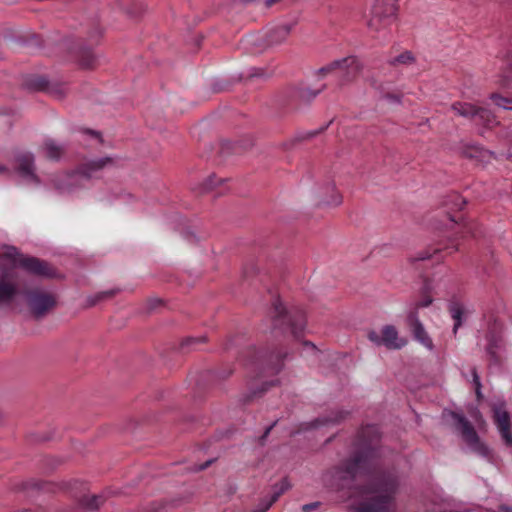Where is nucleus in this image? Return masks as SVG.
Masks as SVG:
<instances>
[{
    "mask_svg": "<svg viewBox=\"0 0 512 512\" xmlns=\"http://www.w3.org/2000/svg\"><path fill=\"white\" fill-rule=\"evenodd\" d=\"M380 438L375 425L361 429L355 454L324 475L326 485L343 489L362 475H368L367 485L354 487L350 494V506L357 512H392L394 494L398 481L394 474H375V459L378 456L377 444Z\"/></svg>",
    "mask_w": 512,
    "mask_h": 512,
    "instance_id": "1",
    "label": "nucleus"
},
{
    "mask_svg": "<svg viewBox=\"0 0 512 512\" xmlns=\"http://www.w3.org/2000/svg\"><path fill=\"white\" fill-rule=\"evenodd\" d=\"M0 267H7L6 270H0V306L12 305L22 292L23 285L16 268L21 267L37 275H51V268L46 262L23 256L12 246L5 247L0 252Z\"/></svg>",
    "mask_w": 512,
    "mask_h": 512,
    "instance_id": "2",
    "label": "nucleus"
},
{
    "mask_svg": "<svg viewBox=\"0 0 512 512\" xmlns=\"http://www.w3.org/2000/svg\"><path fill=\"white\" fill-rule=\"evenodd\" d=\"M111 163L112 159L109 157L87 161L72 173L54 175L51 179V183L59 193H71L74 192L76 188L84 186V182L94 177L98 171Z\"/></svg>",
    "mask_w": 512,
    "mask_h": 512,
    "instance_id": "3",
    "label": "nucleus"
},
{
    "mask_svg": "<svg viewBox=\"0 0 512 512\" xmlns=\"http://www.w3.org/2000/svg\"><path fill=\"white\" fill-rule=\"evenodd\" d=\"M443 415L445 418H448L452 421L455 429L460 433L464 442L474 453L489 461H492V451L485 443L480 440L472 424L463 415L453 411L444 412Z\"/></svg>",
    "mask_w": 512,
    "mask_h": 512,
    "instance_id": "4",
    "label": "nucleus"
},
{
    "mask_svg": "<svg viewBox=\"0 0 512 512\" xmlns=\"http://www.w3.org/2000/svg\"><path fill=\"white\" fill-rule=\"evenodd\" d=\"M451 110L458 116L472 120L476 125L491 129L498 125L496 117L484 107H478L467 102H455Z\"/></svg>",
    "mask_w": 512,
    "mask_h": 512,
    "instance_id": "5",
    "label": "nucleus"
},
{
    "mask_svg": "<svg viewBox=\"0 0 512 512\" xmlns=\"http://www.w3.org/2000/svg\"><path fill=\"white\" fill-rule=\"evenodd\" d=\"M362 70V64L356 56H347L336 59L319 69L318 73L327 75L335 73L341 82L348 83L353 81Z\"/></svg>",
    "mask_w": 512,
    "mask_h": 512,
    "instance_id": "6",
    "label": "nucleus"
},
{
    "mask_svg": "<svg viewBox=\"0 0 512 512\" xmlns=\"http://www.w3.org/2000/svg\"><path fill=\"white\" fill-rule=\"evenodd\" d=\"M396 11V0H376L371 8L369 28L374 31L385 29L393 22Z\"/></svg>",
    "mask_w": 512,
    "mask_h": 512,
    "instance_id": "7",
    "label": "nucleus"
},
{
    "mask_svg": "<svg viewBox=\"0 0 512 512\" xmlns=\"http://www.w3.org/2000/svg\"><path fill=\"white\" fill-rule=\"evenodd\" d=\"M275 326L287 324L294 337L298 338L305 328V315L303 311L297 310L294 313H287L282 304L277 301L274 304Z\"/></svg>",
    "mask_w": 512,
    "mask_h": 512,
    "instance_id": "8",
    "label": "nucleus"
},
{
    "mask_svg": "<svg viewBox=\"0 0 512 512\" xmlns=\"http://www.w3.org/2000/svg\"><path fill=\"white\" fill-rule=\"evenodd\" d=\"M27 304L36 318L43 317L56 304L53 294L42 289H34L26 292Z\"/></svg>",
    "mask_w": 512,
    "mask_h": 512,
    "instance_id": "9",
    "label": "nucleus"
},
{
    "mask_svg": "<svg viewBox=\"0 0 512 512\" xmlns=\"http://www.w3.org/2000/svg\"><path fill=\"white\" fill-rule=\"evenodd\" d=\"M493 422L503 444L512 449V418L504 405L493 407Z\"/></svg>",
    "mask_w": 512,
    "mask_h": 512,
    "instance_id": "10",
    "label": "nucleus"
},
{
    "mask_svg": "<svg viewBox=\"0 0 512 512\" xmlns=\"http://www.w3.org/2000/svg\"><path fill=\"white\" fill-rule=\"evenodd\" d=\"M34 161L35 158L32 153H20L16 158V172L24 184L38 186L40 179L35 173Z\"/></svg>",
    "mask_w": 512,
    "mask_h": 512,
    "instance_id": "11",
    "label": "nucleus"
},
{
    "mask_svg": "<svg viewBox=\"0 0 512 512\" xmlns=\"http://www.w3.org/2000/svg\"><path fill=\"white\" fill-rule=\"evenodd\" d=\"M407 324L411 328L415 339L428 350H433V341L425 331L422 323L420 322L416 312H409L407 315Z\"/></svg>",
    "mask_w": 512,
    "mask_h": 512,
    "instance_id": "12",
    "label": "nucleus"
},
{
    "mask_svg": "<svg viewBox=\"0 0 512 512\" xmlns=\"http://www.w3.org/2000/svg\"><path fill=\"white\" fill-rule=\"evenodd\" d=\"M486 338L488 341L486 351L490 355L492 361L497 362V350L501 348L502 343L501 325L497 322H494Z\"/></svg>",
    "mask_w": 512,
    "mask_h": 512,
    "instance_id": "13",
    "label": "nucleus"
},
{
    "mask_svg": "<svg viewBox=\"0 0 512 512\" xmlns=\"http://www.w3.org/2000/svg\"><path fill=\"white\" fill-rule=\"evenodd\" d=\"M382 342L389 349H400L406 345V340L399 338L396 328L392 325L382 328Z\"/></svg>",
    "mask_w": 512,
    "mask_h": 512,
    "instance_id": "14",
    "label": "nucleus"
},
{
    "mask_svg": "<svg viewBox=\"0 0 512 512\" xmlns=\"http://www.w3.org/2000/svg\"><path fill=\"white\" fill-rule=\"evenodd\" d=\"M291 26L283 24L272 28L266 35V41L268 45H279L286 41L290 34Z\"/></svg>",
    "mask_w": 512,
    "mask_h": 512,
    "instance_id": "15",
    "label": "nucleus"
},
{
    "mask_svg": "<svg viewBox=\"0 0 512 512\" xmlns=\"http://www.w3.org/2000/svg\"><path fill=\"white\" fill-rule=\"evenodd\" d=\"M290 488V484L287 479H283L280 483H278L275 486V490L272 494V496L268 499L263 501L259 507L254 510L253 512H266L272 505L275 503L280 495H282L285 491H287Z\"/></svg>",
    "mask_w": 512,
    "mask_h": 512,
    "instance_id": "16",
    "label": "nucleus"
},
{
    "mask_svg": "<svg viewBox=\"0 0 512 512\" xmlns=\"http://www.w3.org/2000/svg\"><path fill=\"white\" fill-rule=\"evenodd\" d=\"M368 83L375 88L377 91H379L381 94H383L387 99L394 103L400 102V97L396 94H390L388 92V83H384L381 81L377 75H372L367 79Z\"/></svg>",
    "mask_w": 512,
    "mask_h": 512,
    "instance_id": "17",
    "label": "nucleus"
},
{
    "mask_svg": "<svg viewBox=\"0 0 512 512\" xmlns=\"http://www.w3.org/2000/svg\"><path fill=\"white\" fill-rule=\"evenodd\" d=\"M449 312L454 320L453 333L456 334L457 330L462 325L465 308L460 302L453 301L449 305Z\"/></svg>",
    "mask_w": 512,
    "mask_h": 512,
    "instance_id": "18",
    "label": "nucleus"
},
{
    "mask_svg": "<svg viewBox=\"0 0 512 512\" xmlns=\"http://www.w3.org/2000/svg\"><path fill=\"white\" fill-rule=\"evenodd\" d=\"M501 73L500 78L503 85L512 81V50L508 51L505 57L501 60Z\"/></svg>",
    "mask_w": 512,
    "mask_h": 512,
    "instance_id": "19",
    "label": "nucleus"
},
{
    "mask_svg": "<svg viewBox=\"0 0 512 512\" xmlns=\"http://www.w3.org/2000/svg\"><path fill=\"white\" fill-rule=\"evenodd\" d=\"M42 150L47 158L58 160L64 152V147L57 144L54 140L48 139L43 143Z\"/></svg>",
    "mask_w": 512,
    "mask_h": 512,
    "instance_id": "20",
    "label": "nucleus"
},
{
    "mask_svg": "<svg viewBox=\"0 0 512 512\" xmlns=\"http://www.w3.org/2000/svg\"><path fill=\"white\" fill-rule=\"evenodd\" d=\"M326 195L322 197V202L326 205L337 206L342 202L340 194L336 191L333 184H327L325 187Z\"/></svg>",
    "mask_w": 512,
    "mask_h": 512,
    "instance_id": "21",
    "label": "nucleus"
},
{
    "mask_svg": "<svg viewBox=\"0 0 512 512\" xmlns=\"http://www.w3.org/2000/svg\"><path fill=\"white\" fill-rule=\"evenodd\" d=\"M105 501L103 495H84L80 504L87 510H96L98 509Z\"/></svg>",
    "mask_w": 512,
    "mask_h": 512,
    "instance_id": "22",
    "label": "nucleus"
},
{
    "mask_svg": "<svg viewBox=\"0 0 512 512\" xmlns=\"http://www.w3.org/2000/svg\"><path fill=\"white\" fill-rule=\"evenodd\" d=\"M344 417H345V415H344V412H342V411L331 412V416L316 419L312 423V426L319 427V426H324L327 424H334V423L339 422Z\"/></svg>",
    "mask_w": 512,
    "mask_h": 512,
    "instance_id": "23",
    "label": "nucleus"
},
{
    "mask_svg": "<svg viewBox=\"0 0 512 512\" xmlns=\"http://www.w3.org/2000/svg\"><path fill=\"white\" fill-rule=\"evenodd\" d=\"M414 60L412 54L408 51L401 53L397 57L389 59V64L392 66L408 65Z\"/></svg>",
    "mask_w": 512,
    "mask_h": 512,
    "instance_id": "24",
    "label": "nucleus"
},
{
    "mask_svg": "<svg viewBox=\"0 0 512 512\" xmlns=\"http://www.w3.org/2000/svg\"><path fill=\"white\" fill-rule=\"evenodd\" d=\"M491 99L496 106L506 110H512V99H508L497 94L491 95Z\"/></svg>",
    "mask_w": 512,
    "mask_h": 512,
    "instance_id": "25",
    "label": "nucleus"
},
{
    "mask_svg": "<svg viewBox=\"0 0 512 512\" xmlns=\"http://www.w3.org/2000/svg\"><path fill=\"white\" fill-rule=\"evenodd\" d=\"M223 181L222 178H217L215 175L209 176L202 185V192H208L214 189V187Z\"/></svg>",
    "mask_w": 512,
    "mask_h": 512,
    "instance_id": "26",
    "label": "nucleus"
},
{
    "mask_svg": "<svg viewBox=\"0 0 512 512\" xmlns=\"http://www.w3.org/2000/svg\"><path fill=\"white\" fill-rule=\"evenodd\" d=\"M432 301V298L426 295L417 303H415L414 307L411 309L410 312H416V315H418V309L428 307L432 303Z\"/></svg>",
    "mask_w": 512,
    "mask_h": 512,
    "instance_id": "27",
    "label": "nucleus"
},
{
    "mask_svg": "<svg viewBox=\"0 0 512 512\" xmlns=\"http://www.w3.org/2000/svg\"><path fill=\"white\" fill-rule=\"evenodd\" d=\"M94 64V56L90 51H85L81 57V65L91 68Z\"/></svg>",
    "mask_w": 512,
    "mask_h": 512,
    "instance_id": "28",
    "label": "nucleus"
},
{
    "mask_svg": "<svg viewBox=\"0 0 512 512\" xmlns=\"http://www.w3.org/2000/svg\"><path fill=\"white\" fill-rule=\"evenodd\" d=\"M450 198L452 207H455L457 209H462V207L466 203L465 200L457 193L452 194Z\"/></svg>",
    "mask_w": 512,
    "mask_h": 512,
    "instance_id": "29",
    "label": "nucleus"
},
{
    "mask_svg": "<svg viewBox=\"0 0 512 512\" xmlns=\"http://www.w3.org/2000/svg\"><path fill=\"white\" fill-rule=\"evenodd\" d=\"M442 249L436 248L433 250V253L430 251H423L418 253L416 257L413 258L414 261H424L432 257L433 254L439 253Z\"/></svg>",
    "mask_w": 512,
    "mask_h": 512,
    "instance_id": "30",
    "label": "nucleus"
},
{
    "mask_svg": "<svg viewBox=\"0 0 512 512\" xmlns=\"http://www.w3.org/2000/svg\"><path fill=\"white\" fill-rule=\"evenodd\" d=\"M368 338L371 342H373L376 345H383L382 342V335L380 336L377 332L371 331L368 334Z\"/></svg>",
    "mask_w": 512,
    "mask_h": 512,
    "instance_id": "31",
    "label": "nucleus"
},
{
    "mask_svg": "<svg viewBox=\"0 0 512 512\" xmlns=\"http://www.w3.org/2000/svg\"><path fill=\"white\" fill-rule=\"evenodd\" d=\"M320 92V89L316 90V91H311L310 89H303L301 91V97L303 99H310V98H314L316 97V95H318V93Z\"/></svg>",
    "mask_w": 512,
    "mask_h": 512,
    "instance_id": "32",
    "label": "nucleus"
},
{
    "mask_svg": "<svg viewBox=\"0 0 512 512\" xmlns=\"http://www.w3.org/2000/svg\"><path fill=\"white\" fill-rule=\"evenodd\" d=\"M473 383L475 385L476 393L480 396L481 383L477 371L475 369L472 370Z\"/></svg>",
    "mask_w": 512,
    "mask_h": 512,
    "instance_id": "33",
    "label": "nucleus"
},
{
    "mask_svg": "<svg viewBox=\"0 0 512 512\" xmlns=\"http://www.w3.org/2000/svg\"><path fill=\"white\" fill-rule=\"evenodd\" d=\"M112 295V291L101 292L90 300V305H94L97 301Z\"/></svg>",
    "mask_w": 512,
    "mask_h": 512,
    "instance_id": "34",
    "label": "nucleus"
},
{
    "mask_svg": "<svg viewBox=\"0 0 512 512\" xmlns=\"http://www.w3.org/2000/svg\"><path fill=\"white\" fill-rule=\"evenodd\" d=\"M319 503L318 502H313V503H309V504H305L302 506V510L304 512H309L313 509H316L318 507Z\"/></svg>",
    "mask_w": 512,
    "mask_h": 512,
    "instance_id": "35",
    "label": "nucleus"
},
{
    "mask_svg": "<svg viewBox=\"0 0 512 512\" xmlns=\"http://www.w3.org/2000/svg\"><path fill=\"white\" fill-rule=\"evenodd\" d=\"M86 133H87L88 135H90V136H91V138H92L96 143H101V137H100V135H99L97 132H94V131H90V130H88V131H86Z\"/></svg>",
    "mask_w": 512,
    "mask_h": 512,
    "instance_id": "36",
    "label": "nucleus"
},
{
    "mask_svg": "<svg viewBox=\"0 0 512 512\" xmlns=\"http://www.w3.org/2000/svg\"><path fill=\"white\" fill-rule=\"evenodd\" d=\"M202 341H204V338H202V337L201 338H193V337H191V338H188L186 340L185 344L190 345V344H193L195 342H202Z\"/></svg>",
    "mask_w": 512,
    "mask_h": 512,
    "instance_id": "37",
    "label": "nucleus"
},
{
    "mask_svg": "<svg viewBox=\"0 0 512 512\" xmlns=\"http://www.w3.org/2000/svg\"><path fill=\"white\" fill-rule=\"evenodd\" d=\"M304 347H305V348H307V349H310V350H311V351H313V352H316V351H317V350H316V347H315V346H314V344H313V343H311V342H307V341H306V342H304Z\"/></svg>",
    "mask_w": 512,
    "mask_h": 512,
    "instance_id": "38",
    "label": "nucleus"
},
{
    "mask_svg": "<svg viewBox=\"0 0 512 512\" xmlns=\"http://www.w3.org/2000/svg\"><path fill=\"white\" fill-rule=\"evenodd\" d=\"M212 463V460L206 461L203 465L199 466L197 470H203L207 468Z\"/></svg>",
    "mask_w": 512,
    "mask_h": 512,
    "instance_id": "39",
    "label": "nucleus"
},
{
    "mask_svg": "<svg viewBox=\"0 0 512 512\" xmlns=\"http://www.w3.org/2000/svg\"><path fill=\"white\" fill-rule=\"evenodd\" d=\"M500 510L503 512H512V507L502 505V506H500Z\"/></svg>",
    "mask_w": 512,
    "mask_h": 512,
    "instance_id": "40",
    "label": "nucleus"
},
{
    "mask_svg": "<svg viewBox=\"0 0 512 512\" xmlns=\"http://www.w3.org/2000/svg\"><path fill=\"white\" fill-rule=\"evenodd\" d=\"M444 249L449 250V253L451 254L457 250V247L455 245H451V246H446Z\"/></svg>",
    "mask_w": 512,
    "mask_h": 512,
    "instance_id": "41",
    "label": "nucleus"
},
{
    "mask_svg": "<svg viewBox=\"0 0 512 512\" xmlns=\"http://www.w3.org/2000/svg\"><path fill=\"white\" fill-rule=\"evenodd\" d=\"M7 171H8V169L5 166L0 165V173H5Z\"/></svg>",
    "mask_w": 512,
    "mask_h": 512,
    "instance_id": "42",
    "label": "nucleus"
},
{
    "mask_svg": "<svg viewBox=\"0 0 512 512\" xmlns=\"http://www.w3.org/2000/svg\"><path fill=\"white\" fill-rule=\"evenodd\" d=\"M267 385H268V383L264 384V386L261 388V391H260L261 393L264 392L265 390H267V387H266Z\"/></svg>",
    "mask_w": 512,
    "mask_h": 512,
    "instance_id": "43",
    "label": "nucleus"
},
{
    "mask_svg": "<svg viewBox=\"0 0 512 512\" xmlns=\"http://www.w3.org/2000/svg\"><path fill=\"white\" fill-rule=\"evenodd\" d=\"M270 430H271V427L267 428L265 434H268Z\"/></svg>",
    "mask_w": 512,
    "mask_h": 512,
    "instance_id": "44",
    "label": "nucleus"
},
{
    "mask_svg": "<svg viewBox=\"0 0 512 512\" xmlns=\"http://www.w3.org/2000/svg\"><path fill=\"white\" fill-rule=\"evenodd\" d=\"M259 74L258 73H251V76H258Z\"/></svg>",
    "mask_w": 512,
    "mask_h": 512,
    "instance_id": "45",
    "label": "nucleus"
},
{
    "mask_svg": "<svg viewBox=\"0 0 512 512\" xmlns=\"http://www.w3.org/2000/svg\"><path fill=\"white\" fill-rule=\"evenodd\" d=\"M24 512H27V511H24Z\"/></svg>",
    "mask_w": 512,
    "mask_h": 512,
    "instance_id": "46",
    "label": "nucleus"
}]
</instances>
